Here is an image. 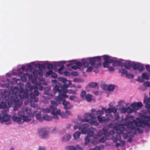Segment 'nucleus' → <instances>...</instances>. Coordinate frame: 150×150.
Returning a JSON list of instances; mask_svg holds the SVG:
<instances>
[{"mask_svg":"<svg viewBox=\"0 0 150 150\" xmlns=\"http://www.w3.org/2000/svg\"><path fill=\"white\" fill-rule=\"evenodd\" d=\"M100 146H96L95 148H91L89 150H100Z\"/></svg>","mask_w":150,"mask_h":150,"instance_id":"nucleus-64","label":"nucleus"},{"mask_svg":"<svg viewBox=\"0 0 150 150\" xmlns=\"http://www.w3.org/2000/svg\"><path fill=\"white\" fill-rule=\"evenodd\" d=\"M61 113L59 110H58L56 111L55 110L52 111L51 112V113L53 115H60Z\"/></svg>","mask_w":150,"mask_h":150,"instance_id":"nucleus-44","label":"nucleus"},{"mask_svg":"<svg viewBox=\"0 0 150 150\" xmlns=\"http://www.w3.org/2000/svg\"><path fill=\"white\" fill-rule=\"evenodd\" d=\"M115 88V85L110 84L109 85L108 88V90L109 92H112L113 91Z\"/></svg>","mask_w":150,"mask_h":150,"instance_id":"nucleus-38","label":"nucleus"},{"mask_svg":"<svg viewBox=\"0 0 150 150\" xmlns=\"http://www.w3.org/2000/svg\"><path fill=\"white\" fill-rule=\"evenodd\" d=\"M111 56L107 55L103 56V59L105 61H107L109 63H113L114 60V58L112 59H110Z\"/></svg>","mask_w":150,"mask_h":150,"instance_id":"nucleus-23","label":"nucleus"},{"mask_svg":"<svg viewBox=\"0 0 150 150\" xmlns=\"http://www.w3.org/2000/svg\"><path fill=\"white\" fill-rule=\"evenodd\" d=\"M55 100L58 105V104H60L61 103V100L62 99V98L59 96H58V98H55Z\"/></svg>","mask_w":150,"mask_h":150,"instance_id":"nucleus-58","label":"nucleus"},{"mask_svg":"<svg viewBox=\"0 0 150 150\" xmlns=\"http://www.w3.org/2000/svg\"><path fill=\"white\" fill-rule=\"evenodd\" d=\"M143 104L141 102H134L131 105V106L132 108H134L136 110V111L142 107Z\"/></svg>","mask_w":150,"mask_h":150,"instance_id":"nucleus-15","label":"nucleus"},{"mask_svg":"<svg viewBox=\"0 0 150 150\" xmlns=\"http://www.w3.org/2000/svg\"><path fill=\"white\" fill-rule=\"evenodd\" d=\"M97 118L100 123H102L105 122L107 123L111 120V118H113V115L111 114H109L108 115L107 118H106L104 117H101L100 115H98Z\"/></svg>","mask_w":150,"mask_h":150,"instance_id":"nucleus-9","label":"nucleus"},{"mask_svg":"<svg viewBox=\"0 0 150 150\" xmlns=\"http://www.w3.org/2000/svg\"><path fill=\"white\" fill-rule=\"evenodd\" d=\"M35 62H32L31 64L33 65H34L35 67L38 69L32 67L29 64L22 65L20 67L19 66L21 65H18L17 68H14L6 75H43L47 62H44L42 64L39 63L35 64Z\"/></svg>","mask_w":150,"mask_h":150,"instance_id":"nucleus-1","label":"nucleus"},{"mask_svg":"<svg viewBox=\"0 0 150 150\" xmlns=\"http://www.w3.org/2000/svg\"><path fill=\"white\" fill-rule=\"evenodd\" d=\"M122 61H120L116 60L115 58H114V60L113 63V65L115 67H117L121 63V62Z\"/></svg>","mask_w":150,"mask_h":150,"instance_id":"nucleus-27","label":"nucleus"},{"mask_svg":"<svg viewBox=\"0 0 150 150\" xmlns=\"http://www.w3.org/2000/svg\"><path fill=\"white\" fill-rule=\"evenodd\" d=\"M104 111L103 110L102 108L101 110H98L96 111V114L98 115H103L104 114Z\"/></svg>","mask_w":150,"mask_h":150,"instance_id":"nucleus-49","label":"nucleus"},{"mask_svg":"<svg viewBox=\"0 0 150 150\" xmlns=\"http://www.w3.org/2000/svg\"><path fill=\"white\" fill-rule=\"evenodd\" d=\"M76 147H75L74 146H68V150H75Z\"/></svg>","mask_w":150,"mask_h":150,"instance_id":"nucleus-62","label":"nucleus"},{"mask_svg":"<svg viewBox=\"0 0 150 150\" xmlns=\"http://www.w3.org/2000/svg\"><path fill=\"white\" fill-rule=\"evenodd\" d=\"M84 118L86 122H90L92 125L98 126L99 123L97 121L94 115L93 112L86 113L84 115Z\"/></svg>","mask_w":150,"mask_h":150,"instance_id":"nucleus-4","label":"nucleus"},{"mask_svg":"<svg viewBox=\"0 0 150 150\" xmlns=\"http://www.w3.org/2000/svg\"><path fill=\"white\" fill-rule=\"evenodd\" d=\"M50 90V87L49 86H47L44 87V94L45 95H48L50 98L54 96V95L52 94H50L49 91Z\"/></svg>","mask_w":150,"mask_h":150,"instance_id":"nucleus-20","label":"nucleus"},{"mask_svg":"<svg viewBox=\"0 0 150 150\" xmlns=\"http://www.w3.org/2000/svg\"><path fill=\"white\" fill-rule=\"evenodd\" d=\"M73 107V106L69 104L67 105L64 106V108L66 110H69L72 108Z\"/></svg>","mask_w":150,"mask_h":150,"instance_id":"nucleus-54","label":"nucleus"},{"mask_svg":"<svg viewBox=\"0 0 150 150\" xmlns=\"http://www.w3.org/2000/svg\"><path fill=\"white\" fill-rule=\"evenodd\" d=\"M29 80L31 81V83L35 84L36 85L37 84H38V82L37 81V79L40 81H44L45 80V79L42 77H38V76H28Z\"/></svg>","mask_w":150,"mask_h":150,"instance_id":"nucleus-8","label":"nucleus"},{"mask_svg":"<svg viewBox=\"0 0 150 150\" xmlns=\"http://www.w3.org/2000/svg\"><path fill=\"white\" fill-rule=\"evenodd\" d=\"M60 115L63 118H67L68 117V115L66 114V113L64 112H62Z\"/></svg>","mask_w":150,"mask_h":150,"instance_id":"nucleus-48","label":"nucleus"},{"mask_svg":"<svg viewBox=\"0 0 150 150\" xmlns=\"http://www.w3.org/2000/svg\"><path fill=\"white\" fill-rule=\"evenodd\" d=\"M19 98L18 95H15V93L11 97L9 100L10 101V106L11 104L17 105L18 107H21L22 105V102L18 99Z\"/></svg>","mask_w":150,"mask_h":150,"instance_id":"nucleus-5","label":"nucleus"},{"mask_svg":"<svg viewBox=\"0 0 150 150\" xmlns=\"http://www.w3.org/2000/svg\"><path fill=\"white\" fill-rule=\"evenodd\" d=\"M132 62L129 60H126L125 62H122L121 64V65L122 67H124L126 69H129L132 67Z\"/></svg>","mask_w":150,"mask_h":150,"instance_id":"nucleus-14","label":"nucleus"},{"mask_svg":"<svg viewBox=\"0 0 150 150\" xmlns=\"http://www.w3.org/2000/svg\"><path fill=\"white\" fill-rule=\"evenodd\" d=\"M60 88H61V89H59V91H56V93H61L62 92H63L64 93H68V89H67L66 88H64L62 87Z\"/></svg>","mask_w":150,"mask_h":150,"instance_id":"nucleus-31","label":"nucleus"},{"mask_svg":"<svg viewBox=\"0 0 150 150\" xmlns=\"http://www.w3.org/2000/svg\"><path fill=\"white\" fill-rule=\"evenodd\" d=\"M139 125L144 124L146 125L149 128H150V123L149 122V121L147 119L145 118L144 120L140 119L139 120Z\"/></svg>","mask_w":150,"mask_h":150,"instance_id":"nucleus-19","label":"nucleus"},{"mask_svg":"<svg viewBox=\"0 0 150 150\" xmlns=\"http://www.w3.org/2000/svg\"><path fill=\"white\" fill-rule=\"evenodd\" d=\"M125 103V101L124 100H121L119 101L118 102V105L117 106V109H120V108H119V107H122L123 105L122 104L123 103Z\"/></svg>","mask_w":150,"mask_h":150,"instance_id":"nucleus-37","label":"nucleus"},{"mask_svg":"<svg viewBox=\"0 0 150 150\" xmlns=\"http://www.w3.org/2000/svg\"><path fill=\"white\" fill-rule=\"evenodd\" d=\"M120 108L121 112L122 113H125L126 112H127V108H126L124 107H122L121 108V107H119V108Z\"/></svg>","mask_w":150,"mask_h":150,"instance_id":"nucleus-53","label":"nucleus"},{"mask_svg":"<svg viewBox=\"0 0 150 150\" xmlns=\"http://www.w3.org/2000/svg\"><path fill=\"white\" fill-rule=\"evenodd\" d=\"M18 115L19 116V117H21L22 119L25 116L24 112L23 111H19Z\"/></svg>","mask_w":150,"mask_h":150,"instance_id":"nucleus-47","label":"nucleus"},{"mask_svg":"<svg viewBox=\"0 0 150 150\" xmlns=\"http://www.w3.org/2000/svg\"><path fill=\"white\" fill-rule=\"evenodd\" d=\"M20 81L19 79H17L16 82L18 84V86H19V87H23L24 86V84L20 82Z\"/></svg>","mask_w":150,"mask_h":150,"instance_id":"nucleus-50","label":"nucleus"},{"mask_svg":"<svg viewBox=\"0 0 150 150\" xmlns=\"http://www.w3.org/2000/svg\"><path fill=\"white\" fill-rule=\"evenodd\" d=\"M50 129L48 127H45L38 129V134L40 138L47 139L49 137Z\"/></svg>","mask_w":150,"mask_h":150,"instance_id":"nucleus-3","label":"nucleus"},{"mask_svg":"<svg viewBox=\"0 0 150 150\" xmlns=\"http://www.w3.org/2000/svg\"><path fill=\"white\" fill-rule=\"evenodd\" d=\"M81 133L80 131H78L75 132L74 134V139L76 140L77 139L79 138Z\"/></svg>","mask_w":150,"mask_h":150,"instance_id":"nucleus-30","label":"nucleus"},{"mask_svg":"<svg viewBox=\"0 0 150 150\" xmlns=\"http://www.w3.org/2000/svg\"><path fill=\"white\" fill-rule=\"evenodd\" d=\"M74 81L76 82H84V81L83 79L78 78H75L73 79Z\"/></svg>","mask_w":150,"mask_h":150,"instance_id":"nucleus-46","label":"nucleus"},{"mask_svg":"<svg viewBox=\"0 0 150 150\" xmlns=\"http://www.w3.org/2000/svg\"><path fill=\"white\" fill-rule=\"evenodd\" d=\"M11 119L13 121L17 122L18 124L21 125L23 123V122H22V118L19 117L13 116L11 117Z\"/></svg>","mask_w":150,"mask_h":150,"instance_id":"nucleus-18","label":"nucleus"},{"mask_svg":"<svg viewBox=\"0 0 150 150\" xmlns=\"http://www.w3.org/2000/svg\"><path fill=\"white\" fill-rule=\"evenodd\" d=\"M69 64H67V66L68 67H70L72 65L74 64L75 62V61L74 60H70L69 61Z\"/></svg>","mask_w":150,"mask_h":150,"instance_id":"nucleus-52","label":"nucleus"},{"mask_svg":"<svg viewBox=\"0 0 150 150\" xmlns=\"http://www.w3.org/2000/svg\"><path fill=\"white\" fill-rule=\"evenodd\" d=\"M4 97L5 101L7 103L8 105V106H10V101L9 100V93L8 94H6L4 95Z\"/></svg>","mask_w":150,"mask_h":150,"instance_id":"nucleus-26","label":"nucleus"},{"mask_svg":"<svg viewBox=\"0 0 150 150\" xmlns=\"http://www.w3.org/2000/svg\"><path fill=\"white\" fill-rule=\"evenodd\" d=\"M144 78L143 76H138V78L136 79L135 80L139 82H143L144 81Z\"/></svg>","mask_w":150,"mask_h":150,"instance_id":"nucleus-41","label":"nucleus"},{"mask_svg":"<svg viewBox=\"0 0 150 150\" xmlns=\"http://www.w3.org/2000/svg\"><path fill=\"white\" fill-rule=\"evenodd\" d=\"M54 65L55 67H61L58 69L54 68V70L55 72H57L59 74L63 75H70L69 73L67 70H66L64 64L65 63V61H62L58 62H54Z\"/></svg>","mask_w":150,"mask_h":150,"instance_id":"nucleus-2","label":"nucleus"},{"mask_svg":"<svg viewBox=\"0 0 150 150\" xmlns=\"http://www.w3.org/2000/svg\"><path fill=\"white\" fill-rule=\"evenodd\" d=\"M71 137V136L70 134H67L62 137V141L67 142L69 140Z\"/></svg>","mask_w":150,"mask_h":150,"instance_id":"nucleus-25","label":"nucleus"},{"mask_svg":"<svg viewBox=\"0 0 150 150\" xmlns=\"http://www.w3.org/2000/svg\"><path fill=\"white\" fill-rule=\"evenodd\" d=\"M132 69L135 70H137L139 73L143 71L144 68L143 65L139 62H132Z\"/></svg>","mask_w":150,"mask_h":150,"instance_id":"nucleus-7","label":"nucleus"},{"mask_svg":"<svg viewBox=\"0 0 150 150\" xmlns=\"http://www.w3.org/2000/svg\"><path fill=\"white\" fill-rule=\"evenodd\" d=\"M31 120V119L30 117L28 116H25L22 119V122H23V123L24 122H29Z\"/></svg>","mask_w":150,"mask_h":150,"instance_id":"nucleus-35","label":"nucleus"},{"mask_svg":"<svg viewBox=\"0 0 150 150\" xmlns=\"http://www.w3.org/2000/svg\"><path fill=\"white\" fill-rule=\"evenodd\" d=\"M21 76V81L23 82H26L27 80V78L25 76Z\"/></svg>","mask_w":150,"mask_h":150,"instance_id":"nucleus-56","label":"nucleus"},{"mask_svg":"<svg viewBox=\"0 0 150 150\" xmlns=\"http://www.w3.org/2000/svg\"><path fill=\"white\" fill-rule=\"evenodd\" d=\"M69 87V86L68 84H66L65 83L62 84L61 83H58L57 84H56L55 86L53 88V91L54 94L56 93V91H59V88L60 87H62L64 88H67Z\"/></svg>","mask_w":150,"mask_h":150,"instance_id":"nucleus-11","label":"nucleus"},{"mask_svg":"<svg viewBox=\"0 0 150 150\" xmlns=\"http://www.w3.org/2000/svg\"><path fill=\"white\" fill-rule=\"evenodd\" d=\"M106 138L105 137H102L99 140L100 142L103 143L105 142H106Z\"/></svg>","mask_w":150,"mask_h":150,"instance_id":"nucleus-59","label":"nucleus"},{"mask_svg":"<svg viewBox=\"0 0 150 150\" xmlns=\"http://www.w3.org/2000/svg\"><path fill=\"white\" fill-rule=\"evenodd\" d=\"M67 92L69 94H76V92L74 90L71 89L68 90Z\"/></svg>","mask_w":150,"mask_h":150,"instance_id":"nucleus-61","label":"nucleus"},{"mask_svg":"<svg viewBox=\"0 0 150 150\" xmlns=\"http://www.w3.org/2000/svg\"><path fill=\"white\" fill-rule=\"evenodd\" d=\"M136 110L134 108H132L130 107L127 108V112L128 113H131L132 112H136Z\"/></svg>","mask_w":150,"mask_h":150,"instance_id":"nucleus-39","label":"nucleus"},{"mask_svg":"<svg viewBox=\"0 0 150 150\" xmlns=\"http://www.w3.org/2000/svg\"><path fill=\"white\" fill-rule=\"evenodd\" d=\"M23 87H19L18 86H15L14 88V91L16 90L15 92V95H18L20 100V96L22 95V93L23 92Z\"/></svg>","mask_w":150,"mask_h":150,"instance_id":"nucleus-13","label":"nucleus"},{"mask_svg":"<svg viewBox=\"0 0 150 150\" xmlns=\"http://www.w3.org/2000/svg\"><path fill=\"white\" fill-rule=\"evenodd\" d=\"M100 86L104 90H106L108 89V87L105 83H100Z\"/></svg>","mask_w":150,"mask_h":150,"instance_id":"nucleus-42","label":"nucleus"},{"mask_svg":"<svg viewBox=\"0 0 150 150\" xmlns=\"http://www.w3.org/2000/svg\"><path fill=\"white\" fill-rule=\"evenodd\" d=\"M102 110H104V112H105L106 113H108V114L107 115V117H108V115L109 114H111V112H112V108H109L108 109H106L105 108H103Z\"/></svg>","mask_w":150,"mask_h":150,"instance_id":"nucleus-32","label":"nucleus"},{"mask_svg":"<svg viewBox=\"0 0 150 150\" xmlns=\"http://www.w3.org/2000/svg\"><path fill=\"white\" fill-rule=\"evenodd\" d=\"M94 58L95 59V62L98 61L100 62L101 60L102 59V58L100 56H97L94 57Z\"/></svg>","mask_w":150,"mask_h":150,"instance_id":"nucleus-60","label":"nucleus"},{"mask_svg":"<svg viewBox=\"0 0 150 150\" xmlns=\"http://www.w3.org/2000/svg\"><path fill=\"white\" fill-rule=\"evenodd\" d=\"M98 85V83L96 82H91L88 84V86L91 88H94Z\"/></svg>","mask_w":150,"mask_h":150,"instance_id":"nucleus-36","label":"nucleus"},{"mask_svg":"<svg viewBox=\"0 0 150 150\" xmlns=\"http://www.w3.org/2000/svg\"><path fill=\"white\" fill-rule=\"evenodd\" d=\"M43 120H45L47 121H50L52 120V118L49 116L47 114H45L44 115L43 117Z\"/></svg>","mask_w":150,"mask_h":150,"instance_id":"nucleus-34","label":"nucleus"},{"mask_svg":"<svg viewBox=\"0 0 150 150\" xmlns=\"http://www.w3.org/2000/svg\"><path fill=\"white\" fill-rule=\"evenodd\" d=\"M62 101V104L64 106L70 104V102L68 101H67L65 99H63Z\"/></svg>","mask_w":150,"mask_h":150,"instance_id":"nucleus-57","label":"nucleus"},{"mask_svg":"<svg viewBox=\"0 0 150 150\" xmlns=\"http://www.w3.org/2000/svg\"><path fill=\"white\" fill-rule=\"evenodd\" d=\"M92 98V96L91 94H88L86 96L85 99L88 102L91 101Z\"/></svg>","mask_w":150,"mask_h":150,"instance_id":"nucleus-40","label":"nucleus"},{"mask_svg":"<svg viewBox=\"0 0 150 150\" xmlns=\"http://www.w3.org/2000/svg\"><path fill=\"white\" fill-rule=\"evenodd\" d=\"M38 88L37 87L34 91V95L36 96H38L39 95V92L38 90Z\"/></svg>","mask_w":150,"mask_h":150,"instance_id":"nucleus-55","label":"nucleus"},{"mask_svg":"<svg viewBox=\"0 0 150 150\" xmlns=\"http://www.w3.org/2000/svg\"><path fill=\"white\" fill-rule=\"evenodd\" d=\"M119 72L122 74H125L126 75H128L127 74V71L126 70V69H125L124 68H121L119 70ZM129 75H131L130 74H129ZM131 75H133V74Z\"/></svg>","mask_w":150,"mask_h":150,"instance_id":"nucleus-29","label":"nucleus"},{"mask_svg":"<svg viewBox=\"0 0 150 150\" xmlns=\"http://www.w3.org/2000/svg\"><path fill=\"white\" fill-rule=\"evenodd\" d=\"M88 127L89 125L88 123L83 124L79 126V129L81 130L82 134H86Z\"/></svg>","mask_w":150,"mask_h":150,"instance_id":"nucleus-12","label":"nucleus"},{"mask_svg":"<svg viewBox=\"0 0 150 150\" xmlns=\"http://www.w3.org/2000/svg\"><path fill=\"white\" fill-rule=\"evenodd\" d=\"M89 63L92 66H95L96 64V62L94 57H90L89 58Z\"/></svg>","mask_w":150,"mask_h":150,"instance_id":"nucleus-33","label":"nucleus"},{"mask_svg":"<svg viewBox=\"0 0 150 150\" xmlns=\"http://www.w3.org/2000/svg\"><path fill=\"white\" fill-rule=\"evenodd\" d=\"M29 90L28 88H25L23 89V92L22 93V95L20 96V100L24 98L27 99L28 97Z\"/></svg>","mask_w":150,"mask_h":150,"instance_id":"nucleus-17","label":"nucleus"},{"mask_svg":"<svg viewBox=\"0 0 150 150\" xmlns=\"http://www.w3.org/2000/svg\"><path fill=\"white\" fill-rule=\"evenodd\" d=\"M144 85L146 87H150V82L148 81L145 82L144 83Z\"/></svg>","mask_w":150,"mask_h":150,"instance_id":"nucleus-63","label":"nucleus"},{"mask_svg":"<svg viewBox=\"0 0 150 150\" xmlns=\"http://www.w3.org/2000/svg\"><path fill=\"white\" fill-rule=\"evenodd\" d=\"M11 115H10L6 114L2 118H1V122L2 123L4 122H6L10 120Z\"/></svg>","mask_w":150,"mask_h":150,"instance_id":"nucleus-22","label":"nucleus"},{"mask_svg":"<svg viewBox=\"0 0 150 150\" xmlns=\"http://www.w3.org/2000/svg\"><path fill=\"white\" fill-rule=\"evenodd\" d=\"M95 128H89L87 129L86 131V134H87V136L90 137H92L94 134V132L96 131Z\"/></svg>","mask_w":150,"mask_h":150,"instance_id":"nucleus-21","label":"nucleus"},{"mask_svg":"<svg viewBox=\"0 0 150 150\" xmlns=\"http://www.w3.org/2000/svg\"><path fill=\"white\" fill-rule=\"evenodd\" d=\"M114 116L113 115V118L111 119V120L113 119V118L115 120H118L119 118V114L118 113H114Z\"/></svg>","mask_w":150,"mask_h":150,"instance_id":"nucleus-43","label":"nucleus"},{"mask_svg":"<svg viewBox=\"0 0 150 150\" xmlns=\"http://www.w3.org/2000/svg\"><path fill=\"white\" fill-rule=\"evenodd\" d=\"M33 113L35 115L36 119L42 122L43 121V117H41V112L40 111L35 110L33 111Z\"/></svg>","mask_w":150,"mask_h":150,"instance_id":"nucleus-16","label":"nucleus"},{"mask_svg":"<svg viewBox=\"0 0 150 150\" xmlns=\"http://www.w3.org/2000/svg\"><path fill=\"white\" fill-rule=\"evenodd\" d=\"M47 62V69H46L44 70L45 72H44L45 75H57L55 72H54L53 69H54V65L52 64L48 63V61H45Z\"/></svg>","mask_w":150,"mask_h":150,"instance_id":"nucleus-6","label":"nucleus"},{"mask_svg":"<svg viewBox=\"0 0 150 150\" xmlns=\"http://www.w3.org/2000/svg\"><path fill=\"white\" fill-rule=\"evenodd\" d=\"M90 137L87 136H86L85 139V144L86 145L88 143H89L90 140L91 139Z\"/></svg>","mask_w":150,"mask_h":150,"instance_id":"nucleus-45","label":"nucleus"},{"mask_svg":"<svg viewBox=\"0 0 150 150\" xmlns=\"http://www.w3.org/2000/svg\"><path fill=\"white\" fill-rule=\"evenodd\" d=\"M129 123L130 125L129 127L131 129L134 130L132 132L135 135L137 134V131H138V133L139 134H141L143 132V129H141L139 127H135V126L132 125L133 123L132 122H129Z\"/></svg>","mask_w":150,"mask_h":150,"instance_id":"nucleus-10","label":"nucleus"},{"mask_svg":"<svg viewBox=\"0 0 150 150\" xmlns=\"http://www.w3.org/2000/svg\"><path fill=\"white\" fill-rule=\"evenodd\" d=\"M41 82H38V84H37L36 86H38V89L40 91H42V90H44V88L41 85Z\"/></svg>","mask_w":150,"mask_h":150,"instance_id":"nucleus-51","label":"nucleus"},{"mask_svg":"<svg viewBox=\"0 0 150 150\" xmlns=\"http://www.w3.org/2000/svg\"><path fill=\"white\" fill-rule=\"evenodd\" d=\"M81 63V67H87L89 64V62L87 61H83L82 62H80Z\"/></svg>","mask_w":150,"mask_h":150,"instance_id":"nucleus-28","label":"nucleus"},{"mask_svg":"<svg viewBox=\"0 0 150 150\" xmlns=\"http://www.w3.org/2000/svg\"><path fill=\"white\" fill-rule=\"evenodd\" d=\"M75 65L72 66L71 67V69L74 70H76L77 69H79L81 68L80 62L78 61L75 62Z\"/></svg>","mask_w":150,"mask_h":150,"instance_id":"nucleus-24","label":"nucleus"}]
</instances>
